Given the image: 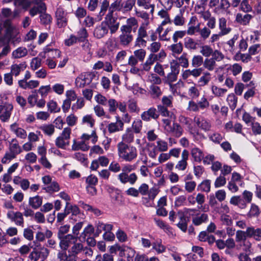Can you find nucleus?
<instances>
[{
    "mask_svg": "<svg viewBox=\"0 0 261 261\" xmlns=\"http://www.w3.org/2000/svg\"><path fill=\"white\" fill-rule=\"evenodd\" d=\"M117 148L119 158L126 162H132L138 156L137 148L123 142H119L117 144Z\"/></svg>",
    "mask_w": 261,
    "mask_h": 261,
    "instance_id": "obj_1",
    "label": "nucleus"
},
{
    "mask_svg": "<svg viewBox=\"0 0 261 261\" xmlns=\"http://www.w3.org/2000/svg\"><path fill=\"white\" fill-rule=\"evenodd\" d=\"M83 249V244L77 241L68 248V254L66 252H60L58 253L57 256L61 261H76L77 255L81 253Z\"/></svg>",
    "mask_w": 261,
    "mask_h": 261,
    "instance_id": "obj_2",
    "label": "nucleus"
},
{
    "mask_svg": "<svg viewBox=\"0 0 261 261\" xmlns=\"http://www.w3.org/2000/svg\"><path fill=\"white\" fill-rule=\"evenodd\" d=\"M81 141L77 142L75 139L73 140V144L72 145V150L76 151L81 150L83 151H88L89 148V145L86 143V142L91 139V142L93 144H95L98 140V136L96 134V130L95 129L92 130L91 134L89 135L88 134L84 133L81 137Z\"/></svg>",
    "mask_w": 261,
    "mask_h": 261,
    "instance_id": "obj_3",
    "label": "nucleus"
},
{
    "mask_svg": "<svg viewBox=\"0 0 261 261\" xmlns=\"http://www.w3.org/2000/svg\"><path fill=\"white\" fill-rule=\"evenodd\" d=\"M166 57V53L162 49L157 54H149L144 63L141 64L142 69L145 71H149L155 62H162Z\"/></svg>",
    "mask_w": 261,
    "mask_h": 261,
    "instance_id": "obj_4",
    "label": "nucleus"
},
{
    "mask_svg": "<svg viewBox=\"0 0 261 261\" xmlns=\"http://www.w3.org/2000/svg\"><path fill=\"white\" fill-rule=\"evenodd\" d=\"M71 129L69 127H65L61 135L55 140L56 145L61 149H66L70 144V139Z\"/></svg>",
    "mask_w": 261,
    "mask_h": 261,
    "instance_id": "obj_5",
    "label": "nucleus"
},
{
    "mask_svg": "<svg viewBox=\"0 0 261 261\" xmlns=\"http://www.w3.org/2000/svg\"><path fill=\"white\" fill-rule=\"evenodd\" d=\"M95 76V73L92 72H84L80 74L75 79V85L78 88H84L91 83Z\"/></svg>",
    "mask_w": 261,
    "mask_h": 261,
    "instance_id": "obj_6",
    "label": "nucleus"
},
{
    "mask_svg": "<svg viewBox=\"0 0 261 261\" xmlns=\"http://www.w3.org/2000/svg\"><path fill=\"white\" fill-rule=\"evenodd\" d=\"M49 253V250L44 247L34 248L30 253L29 258L32 261H38L39 259L44 260L47 257Z\"/></svg>",
    "mask_w": 261,
    "mask_h": 261,
    "instance_id": "obj_7",
    "label": "nucleus"
},
{
    "mask_svg": "<svg viewBox=\"0 0 261 261\" xmlns=\"http://www.w3.org/2000/svg\"><path fill=\"white\" fill-rule=\"evenodd\" d=\"M58 239L60 240L59 246L62 250L64 251L67 250L74 242L77 241V237L71 234H67Z\"/></svg>",
    "mask_w": 261,
    "mask_h": 261,
    "instance_id": "obj_8",
    "label": "nucleus"
},
{
    "mask_svg": "<svg viewBox=\"0 0 261 261\" xmlns=\"http://www.w3.org/2000/svg\"><path fill=\"white\" fill-rule=\"evenodd\" d=\"M105 22L108 29L110 30L112 34L114 33L118 29L119 27V22L118 21V18L113 16V14L112 13H108L106 17V20L103 21Z\"/></svg>",
    "mask_w": 261,
    "mask_h": 261,
    "instance_id": "obj_9",
    "label": "nucleus"
},
{
    "mask_svg": "<svg viewBox=\"0 0 261 261\" xmlns=\"http://www.w3.org/2000/svg\"><path fill=\"white\" fill-rule=\"evenodd\" d=\"M56 18L57 24L59 28L65 27L67 25L68 22L67 13L62 8L59 7L57 8L56 12Z\"/></svg>",
    "mask_w": 261,
    "mask_h": 261,
    "instance_id": "obj_10",
    "label": "nucleus"
},
{
    "mask_svg": "<svg viewBox=\"0 0 261 261\" xmlns=\"http://www.w3.org/2000/svg\"><path fill=\"white\" fill-rule=\"evenodd\" d=\"M7 217L11 221L14 222L16 225L23 226L24 219L22 213L10 211L7 214Z\"/></svg>",
    "mask_w": 261,
    "mask_h": 261,
    "instance_id": "obj_11",
    "label": "nucleus"
},
{
    "mask_svg": "<svg viewBox=\"0 0 261 261\" xmlns=\"http://www.w3.org/2000/svg\"><path fill=\"white\" fill-rule=\"evenodd\" d=\"M13 109V106L11 103L0 105V119L3 122L7 121L11 116Z\"/></svg>",
    "mask_w": 261,
    "mask_h": 261,
    "instance_id": "obj_12",
    "label": "nucleus"
},
{
    "mask_svg": "<svg viewBox=\"0 0 261 261\" xmlns=\"http://www.w3.org/2000/svg\"><path fill=\"white\" fill-rule=\"evenodd\" d=\"M118 179L123 184L128 182L131 185H133L138 180V176L135 173H132L130 174H128V173H120L118 175Z\"/></svg>",
    "mask_w": 261,
    "mask_h": 261,
    "instance_id": "obj_13",
    "label": "nucleus"
},
{
    "mask_svg": "<svg viewBox=\"0 0 261 261\" xmlns=\"http://www.w3.org/2000/svg\"><path fill=\"white\" fill-rule=\"evenodd\" d=\"M121 34L119 36V41L122 45L127 46L133 40L132 32L120 28Z\"/></svg>",
    "mask_w": 261,
    "mask_h": 261,
    "instance_id": "obj_14",
    "label": "nucleus"
},
{
    "mask_svg": "<svg viewBox=\"0 0 261 261\" xmlns=\"http://www.w3.org/2000/svg\"><path fill=\"white\" fill-rule=\"evenodd\" d=\"M116 121L111 122L107 126L109 133L112 134L122 131L124 128V123L119 116L116 117Z\"/></svg>",
    "mask_w": 261,
    "mask_h": 261,
    "instance_id": "obj_15",
    "label": "nucleus"
},
{
    "mask_svg": "<svg viewBox=\"0 0 261 261\" xmlns=\"http://www.w3.org/2000/svg\"><path fill=\"white\" fill-rule=\"evenodd\" d=\"M189 153L188 150L185 149L181 153V159L176 164L175 168L178 171H184L188 166L187 161L189 158Z\"/></svg>",
    "mask_w": 261,
    "mask_h": 261,
    "instance_id": "obj_16",
    "label": "nucleus"
},
{
    "mask_svg": "<svg viewBox=\"0 0 261 261\" xmlns=\"http://www.w3.org/2000/svg\"><path fill=\"white\" fill-rule=\"evenodd\" d=\"M31 1L28 0H14V5L16 8L14 11V15H18L21 9L27 10L31 6Z\"/></svg>",
    "mask_w": 261,
    "mask_h": 261,
    "instance_id": "obj_17",
    "label": "nucleus"
},
{
    "mask_svg": "<svg viewBox=\"0 0 261 261\" xmlns=\"http://www.w3.org/2000/svg\"><path fill=\"white\" fill-rule=\"evenodd\" d=\"M108 27L107 24L102 22L100 24L97 25L94 29L93 34L97 38L100 39L103 37L108 33Z\"/></svg>",
    "mask_w": 261,
    "mask_h": 261,
    "instance_id": "obj_18",
    "label": "nucleus"
},
{
    "mask_svg": "<svg viewBox=\"0 0 261 261\" xmlns=\"http://www.w3.org/2000/svg\"><path fill=\"white\" fill-rule=\"evenodd\" d=\"M159 114L154 108H150L147 111H144L141 115L142 119L149 121L151 119H156L159 117Z\"/></svg>",
    "mask_w": 261,
    "mask_h": 261,
    "instance_id": "obj_19",
    "label": "nucleus"
},
{
    "mask_svg": "<svg viewBox=\"0 0 261 261\" xmlns=\"http://www.w3.org/2000/svg\"><path fill=\"white\" fill-rule=\"evenodd\" d=\"M170 67L171 71L167 76V80L169 84H171L177 80L179 73L178 65L176 63H171Z\"/></svg>",
    "mask_w": 261,
    "mask_h": 261,
    "instance_id": "obj_20",
    "label": "nucleus"
},
{
    "mask_svg": "<svg viewBox=\"0 0 261 261\" xmlns=\"http://www.w3.org/2000/svg\"><path fill=\"white\" fill-rule=\"evenodd\" d=\"M113 226L111 224H105L101 222H98L95 224L94 236L98 237L102 231L112 230Z\"/></svg>",
    "mask_w": 261,
    "mask_h": 261,
    "instance_id": "obj_21",
    "label": "nucleus"
},
{
    "mask_svg": "<svg viewBox=\"0 0 261 261\" xmlns=\"http://www.w3.org/2000/svg\"><path fill=\"white\" fill-rule=\"evenodd\" d=\"M194 121L198 127L205 131L209 130L211 128L210 122L203 117H195Z\"/></svg>",
    "mask_w": 261,
    "mask_h": 261,
    "instance_id": "obj_22",
    "label": "nucleus"
},
{
    "mask_svg": "<svg viewBox=\"0 0 261 261\" xmlns=\"http://www.w3.org/2000/svg\"><path fill=\"white\" fill-rule=\"evenodd\" d=\"M126 24L121 27V28L131 32L133 30L134 32L136 31L138 25V22L136 18L130 17L126 20Z\"/></svg>",
    "mask_w": 261,
    "mask_h": 261,
    "instance_id": "obj_23",
    "label": "nucleus"
},
{
    "mask_svg": "<svg viewBox=\"0 0 261 261\" xmlns=\"http://www.w3.org/2000/svg\"><path fill=\"white\" fill-rule=\"evenodd\" d=\"M11 131L14 133L17 137L21 139H25L27 136V132L23 128L19 127L18 125L14 123L10 125Z\"/></svg>",
    "mask_w": 261,
    "mask_h": 261,
    "instance_id": "obj_24",
    "label": "nucleus"
},
{
    "mask_svg": "<svg viewBox=\"0 0 261 261\" xmlns=\"http://www.w3.org/2000/svg\"><path fill=\"white\" fill-rule=\"evenodd\" d=\"M27 68L25 62L19 64H13L11 66V73L15 76H18L21 71H24Z\"/></svg>",
    "mask_w": 261,
    "mask_h": 261,
    "instance_id": "obj_25",
    "label": "nucleus"
},
{
    "mask_svg": "<svg viewBox=\"0 0 261 261\" xmlns=\"http://www.w3.org/2000/svg\"><path fill=\"white\" fill-rule=\"evenodd\" d=\"M252 16L249 14L243 15L241 13H237L236 17V21L243 25H246L249 24Z\"/></svg>",
    "mask_w": 261,
    "mask_h": 261,
    "instance_id": "obj_26",
    "label": "nucleus"
},
{
    "mask_svg": "<svg viewBox=\"0 0 261 261\" xmlns=\"http://www.w3.org/2000/svg\"><path fill=\"white\" fill-rule=\"evenodd\" d=\"M248 238H253L257 241H261V228H255L254 227H248Z\"/></svg>",
    "mask_w": 261,
    "mask_h": 261,
    "instance_id": "obj_27",
    "label": "nucleus"
},
{
    "mask_svg": "<svg viewBox=\"0 0 261 261\" xmlns=\"http://www.w3.org/2000/svg\"><path fill=\"white\" fill-rule=\"evenodd\" d=\"M28 53L27 48L22 46L19 47L12 51V58L14 59H20L25 57Z\"/></svg>",
    "mask_w": 261,
    "mask_h": 261,
    "instance_id": "obj_28",
    "label": "nucleus"
},
{
    "mask_svg": "<svg viewBox=\"0 0 261 261\" xmlns=\"http://www.w3.org/2000/svg\"><path fill=\"white\" fill-rule=\"evenodd\" d=\"M46 7L45 3L39 4V5H36L29 11V13L32 16H34L38 14H41L43 12H45Z\"/></svg>",
    "mask_w": 261,
    "mask_h": 261,
    "instance_id": "obj_29",
    "label": "nucleus"
},
{
    "mask_svg": "<svg viewBox=\"0 0 261 261\" xmlns=\"http://www.w3.org/2000/svg\"><path fill=\"white\" fill-rule=\"evenodd\" d=\"M134 133L130 128H127L125 133L122 136V140L121 142H123L128 144L133 142L134 140Z\"/></svg>",
    "mask_w": 261,
    "mask_h": 261,
    "instance_id": "obj_30",
    "label": "nucleus"
},
{
    "mask_svg": "<svg viewBox=\"0 0 261 261\" xmlns=\"http://www.w3.org/2000/svg\"><path fill=\"white\" fill-rule=\"evenodd\" d=\"M219 28L220 33L224 35L228 34L231 31V28L227 27V21L224 17L219 19Z\"/></svg>",
    "mask_w": 261,
    "mask_h": 261,
    "instance_id": "obj_31",
    "label": "nucleus"
},
{
    "mask_svg": "<svg viewBox=\"0 0 261 261\" xmlns=\"http://www.w3.org/2000/svg\"><path fill=\"white\" fill-rule=\"evenodd\" d=\"M191 154L194 161L200 162L204 158L203 151L197 147H194L191 150Z\"/></svg>",
    "mask_w": 261,
    "mask_h": 261,
    "instance_id": "obj_32",
    "label": "nucleus"
},
{
    "mask_svg": "<svg viewBox=\"0 0 261 261\" xmlns=\"http://www.w3.org/2000/svg\"><path fill=\"white\" fill-rule=\"evenodd\" d=\"M29 205L33 208H39L42 203V199L39 196L30 197L29 200Z\"/></svg>",
    "mask_w": 261,
    "mask_h": 261,
    "instance_id": "obj_33",
    "label": "nucleus"
},
{
    "mask_svg": "<svg viewBox=\"0 0 261 261\" xmlns=\"http://www.w3.org/2000/svg\"><path fill=\"white\" fill-rule=\"evenodd\" d=\"M248 227H247L246 231L237 230L236 235V241L238 243L244 242L246 241V239L248 237Z\"/></svg>",
    "mask_w": 261,
    "mask_h": 261,
    "instance_id": "obj_34",
    "label": "nucleus"
},
{
    "mask_svg": "<svg viewBox=\"0 0 261 261\" xmlns=\"http://www.w3.org/2000/svg\"><path fill=\"white\" fill-rule=\"evenodd\" d=\"M216 66V62L212 58H206L204 60L203 67L208 71L214 70Z\"/></svg>",
    "mask_w": 261,
    "mask_h": 261,
    "instance_id": "obj_35",
    "label": "nucleus"
},
{
    "mask_svg": "<svg viewBox=\"0 0 261 261\" xmlns=\"http://www.w3.org/2000/svg\"><path fill=\"white\" fill-rule=\"evenodd\" d=\"M207 220L208 215L206 214L203 213L193 218L192 222L195 225L198 226L202 223L206 222Z\"/></svg>",
    "mask_w": 261,
    "mask_h": 261,
    "instance_id": "obj_36",
    "label": "nucleus"
},
{
    "mask_svg": "<svg viewBox=\"0 0 261 261\" xmlns=\"http://www.w3.org/2000/svg\"><path fill=\"white\" fill-rule=\"evenodd\" d=\"M211 80V73L207 71L203 73V75L199 79L198 83L200 86L207 85Z\"/></svg>",
    "mask_w": 261,
    "mask_h": 261,
    "instance_id": "obj_37",
    "label": "nucleus"
},
{
    "mask_svg": "<svg viewBox=\"0 0 261 261\" xmlns=\"http://www.w3.org/2000/svg\"><path fill=\"white\" fill-rule=\"evenodd\" d=\"M122 0H115L111 5L109 9V13H113L115 11L121 12Z\"/></svg>",
    "mask_w": 261,
    "mask_h": 261,
    "instance_id": "obj_38",
    "label": "nucleus"
},
{
    "mask_svg": "<svg viewBox=\"0 0 261 261\" xmlns=\"http://www.w3.org/2000/svg\"><path fill=\"white\" fill-rule=\"evenodd\" d=\"M158 14L161 18L163 19V20L161 22L162 25H165L167 24L171 23V19L167 11L163 9L161 10L158 12Z\"/></svg>",
    "mask_w": 261,
    "mask_h": 261,
    "instance_id": "obj_39",
    "label": "nucleus"
},
{
    "mask_svg": "<svg viewBox=\"0 0 261 261\" xmlns=\"http://www.w3.org/2000/svg\"><path fill=\"white\" fill-rule=\"evenodd\" d=\"M136 0H126L122 4L121 12L125 13L131 11L134 6Z\"/></svg>",
    "mask_w": 261,
    "mask_h": 261,
    "instance_id": "obj_40",
    "label": "nucleus"
},
{
    "mask_svg": "<svg viewBox=\"0 0 261 261\" xmlns=\"http://www.w3.org/2000/svg\"><path fill=\"white\" fill-rule=\"evenodd\" d=\"M12 31V27L10 20L7 19L5 20L3 23L0 24V33L2 32H5L6 34H9Z\"/></svg>",
    "mask_w": 261,
    "mask_h": 261,
    "instance_id": "obj_41",
    "label": "nucleus"
},
{
    "mask_svg": "<svg viewBox=\"0 0 261 261\" xmlns=\"http://www.w3.org/2000/svg\"><path fill=\"white\" fill-rule=\"evenodd\" d=\"M40 129L48 136H52L55 131V126L51 124H44L40 127Z\"/></svg>",
    "mask_w": 261,
    "mask_h": 261,
    "instance_id": "obj_42",
    "label": "nucleus"
},
{
    "mask_svg": "<svg viewBox=\"0 0 261 261\" xmlns=\"http://www.w3.org/2000/svg\"><path fill=\"white\" fill-rule=\"evenodd\" d=\"M203 58L200 55H195L193 56L191 61V64L194 68H200L199 67L203 65Z\"/></svg>",
    "mask_w": 261,
    "mask_h": 261,
    "instance_id": "obj_43",
    "label": "nucleus"
},
{
    "mask_svg": "<svg viewBox=\"0 0 261 261\" xmlns=\"http://www.w3.org/2000/svg\"><path fill=\"white\" fill-rule=\"evenodd\" d=\"M184 44L186 48L190 50L196 49L198 45V43L191 38L185 39Z\"/></svg>",
    "mask_w": 261,
    "mask_h": 261,
    "instance_id": "obj_44",
    "label": "nucleus"
},
{
    "mask_svg": "<svg viewBox=\"0 0 261 261\" xmlns=\"http://www.w3.org/2000/svg\"><path fill=\"white\" fill-rule=\"evenodd\" d=\"M211 89L213 94L217 97L223 96L227 91L226 89L219 88L215 85L212 86Z\"/></svg>",
    "mask_w": 261,
    "mask_h": 261,
    "instance_id": "obj_45",
    "label": "nucleus"
},
{
    "mask_svg": "<svg viewBox=\"0 0 261 261\" xmlns=\"http://www.w3.org/2000/svg\"><path fill=\"white\" fill-rule=\"evenodd\" d=\"M226 100L232 110H233L237 107L238 98L233 93L229 94L227 97Z\"/></svg>",
    "mask_w": 261,
    "mask_h": 261,
    "instance_id": "obj_46",
    "label": "nucleus"
},
{
    "mask_svg": "<svg viewBox=\"0 0 261 261\" xmlns=\"http://www.w3.org/2000/svg\"><path fill=\"white\" fill-rule=\"evenodd\" d=\"M82 122L83 124L92 128L95 124V121L92 115H86L83 117Z\"/></svg>",
    "mask_w": 261,
    "mask_h": 261,
    "instance_id": "obj_47",
    "label": "nucleus"
},
{
    "mask_svg": "<svg viewBox=\"0 0 261 261\" xmlns=\"http://www.w3.org/2000/svg\"><path fill=\"white\" fill-rule=\"evenodd\" d=\"M213 48L208 45H202L200 47V54L204 57L208 58L213 53Z\"/></svg>",
    "mask_w": 261,
    "mask_h": 261,
    "instance_id": "obj_48",
    "label": "nucleus"
},
{
    "mask_svg": "<svg viewBox=\"0 0 261 261\" xmlns=\"http://www.w3.org/2000/svg\"><path fill=\"white\" fill-rule=\"evenodd\" d=\"M93 109L96 115L98 117H105L106 118H110L109 115L106 113L104 109L100 105H96L94 107Z\"/></svg>",
    "mask_w": 261,
    "mask_h": 261,
    "instance_id": "obj_49",
    "label": "nucleus"
},
{
    "mask_svg": "<svg viewBox=\"0 0 261 261\" xmlns=\"http://www.w3.org/2000/svg\"><path fill=\"white\" fill-rule=\"evenodd\" d=\"M188 95L192 99L198 98L200 95V91L195 84L188 89Z\"/></svg>",
    "mask_w": 261,
    "mask_h": 261,
    "instance_id": "obj_50",
    "label": "nucleus"
},
{
    "mask_svg": "<svg viewBox=\"0 0 261 261\" xmlns=\"http://www.w3.org/2000/svg\"><path fill=\"white\" fill-rule=\"evenodd\" d=\"M108 104V111L110 113H115L117 108V101L114 98H110L108 99L107 102Z\"/></svg>",
    "mask_w": 261,
    "mask_h": 261,
    "instance_id": "obj_51",
    "label": "nucleus"
},
{
    "mask_svg": "<svg viewBox=\"0 0 261 261\" xmlns=\"http://www.w3.org/2000/svg\"><path fill=\"white\" fill-rule=\"evenodd\" d=\"M178 65H180L184 68H187L189 66V60L187 58V54L183 53L182 55L177 59ZM177 64V63H176Z\"/></svg>",
    "mask_w": 261,
    "mask_h": 261,
    "instance_id": "obj_52",
    "label": "nucleus"
},
{
    "mask_svg": "<svg viewBox=\"0 0 261 261\" xmlns=\"http://www.w3.org/2000/svg\"><path fill=\"white\" fill-rule=\"evenodd\" d=\"M170 49L171 50L173 55L180 54L183 49L182 45L181 43L173 44L170 46Z\"/></svg>",
    "mask_w": 261,
    "mask_h": 261,
    "instance_id": "obj_53",
    "label": "nucleus"
},
{
    "mask_svg": "<svg viewBox=\"0 0 261 261\" xmlns=\"http://www.w3.org/2000/svg\"><path fill=\"white\" fill-rule=\"evenodd\" d=\"M128 108L130 113H138L140 109L137 105V101L134 99H130L128 101Z\"/></svg>",
    "mask_w": 261,
    "mask_h": 261,
    "instance_id": "obj_54",
    "label": "nucleus"
},
{
    "mask_svg": "<svg viewBox=\"0 0 261 261\" xmlns=\"http://www.w3.org/2000/svg\"><path fill=\"white\" fill-rule=\"evenodd\" d=\"M182 129L181 127L177 123H173L172 127H171V132L176 137H179L182 134Z\"/></svg>",
    "mask_w": 261,
    "mask_h": 261,
    "instance_id": "obj_55",
    "label": "nucleus"
},
{
    "mask_svg": "<svg viewBox=\"0 0 261 261\" xmlns=\"http://www.w3.org/2000/svg\"><path fill=\"white\" fill-rule=\"evenodd\" d=\"M180 221L177 224L178 227L184 232H186L187 229V220L186 217L183 214H180L179 216Z\"/></svg>",
    "mask_w": 261,
    "mask_h": 261,
    "instance_id": "obj_56",
    "label": "nucleus"
},
{
    "mask_svg": "<svg viewBox=\"0 0 261 261\" xmlns=\"http://www.w3.org/2000/svg\"><path fill=\"white\" fill-rule=\"evenodd\" d=\"M148 25L147 23H142L138 30L137 36L144 38L147 37L148 35L146 28Z\"/></svg>",
    "mask_w": 261,
    "mask_h": 261,
    "instance_id": "obj_57",
    "label": "nucleus"
},
{
    "mask_svg": "<svg viewBox=\"0 0 261 261\" xmlns=\"http://www.w3.org/2000/svg\"><path fill=\"white\" fill-rule=\"evenodd\" d=\"M142 128V122L140 119H136L134 121L132 125V128L133 132L136 134L141 132Z\"/></svg>",
    "mask_w": 261,
    "mask_h": 261,
    "instance_id": "obj_58",
    "label": "nucleus"
},
{
    "mask_svg": "<svg viewBox=\"0 0 261 261\" xmlns=\"http://www.w3.org/2000/svg\"><path fill=\"white\" fill-rule=\"evenodd\" d=\"M65 210L66 212H67L68 214L72 213L73 215H76L80 212L79 208L77 206L75 205H72L68 202H67L66 203Z\"/></svg>",
    "mask_w": 261,
    "mask_h": 261,
    "instance_id": "obj_59",
    "label": "nucleus"
},
{
    "mask_svg": "<svg viewBox=\"0 0 261 261\" xmlns=\"http://www.w3.org/2000/svg\"><path fill=\"white\" fill-rule=\"evenodd\" d=\"M39 85V82L36 80H31L29 82H27L25 84L21 85V86H19L20 88L23 89H33L37 87Z\"/></svg>",
    "mask_w": 261,
    "mask_h": 261,
    "instance_id": "obj_60",
    "label": "nucleus"
},
{
    "mask_svg": "<svg viewBox=\"0 0 261 261\" xmlns=\"http://www.w3.org/2000/svg\"><path fill=\"white\" fill-rule=\"evenodd\" d=\"M161 48V44L159 42H153L150 45V46L148 47L149 50L150 51V54H157L158 51H160L162 49H160Z\"/></svg>",
    "mask_w": 261,
    "mask_h": 261,
    "instance_id": "obj_61",
    "label": "nucleus"
},
{
    "mask_svg": "<svg viewBox=\"0 0 261 261\" xmlns=\"http://www.w3.org/2000/svg\"><path fill=\"white\" fill-rule=\"evenodd\" d=\"M156 148L161 152L166 151L168 149V143L162 140H158L156 142Z\"/></svg>",
    "mask_w": 261,
    "mask_h": 261,
    "instance_id": "obj_62",
    "label": "nucleus"
},
{
    "mask_svg": "<svg viewBox=\"0 0 261 261\" xmlns=\"http://www.w3.org/2000/svg\"><path fill=\"white\" fill-rule=\"evenodd\" d=\"M88 37V33L86 30L85 28H82L77 32V36L76 37L79 42H85L87 41V38Z\"/></svg>",
    "mask_w": 261,
    "mask_h": 261,
    "instance_id": "obj_63",
    "label": "nucleus"
},
{
    "mask_svg": "<svg viewBox=\"0 0 261 261\" xmlns=\"http://www.w3.org/2000/svg\"><path fill=\"white\" fill-rule=\"evenodd\" d=\"M134 56L140 61H143L146 55V51L145 49L140 48L136 50L134 52Z\"/></svg>",
    "mask_w": 261,
    "mask_h": 261,
    "instance_id": "obj_64",
    "label": "nucleus"
}]
</instances>
